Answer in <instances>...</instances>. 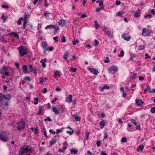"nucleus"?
Here are the masks:
<instances>
[{"mask_svg": "<svg viewBox=\"0 0 155 155\" xmlns=\"http://www.w3.org/2000/svg\"><path fill=\"white\" fill-rule=\"evenodd\" d=\"M11 69L10 67L6 66H3L0 70V73L5 74V76H9V72Z\"/></svg>", "mask_w": 155, "mask_h": 155, "instance_id": "f03ea898", "label": "nucleus"}, {"mask_svg": "<svg viewBox=\"0 0 155 155\" xmlns=\"http://www.w3.org/2000/svg\"><path fill=\"white\" fill-rule=\"evenodd\" d=\"M41 47L43 48L44 51V53L47 54V48L48 47L47 44L44 41L41 42Z\"/></svg>", "mask_w": 155, "mask_h": 155, "instance_id": "423d86ee", "label": "nucleus"}, {"mask_svg": "<svg viewBox=\"0 0 155 155\" xmlns=\"http://www.w3.org/2000/svg\"><path fill=\"white\" fill-rule=\"evenodd\" d=\"M18 50L19 53L21 57H23L25 55H27L28 54L27 48L25 46L21 45L18 47Z\"/></svg>", "mask_w": 155, "mask_h": 155, "instance_id": "7ed1b4c3", "label": "nucleus"}, {"mask_svg": "<svg viewBox=\"0 0 155 155\" xmlns=\"http://www.w3.org/2000/svg\"><path fill=\"white\" fill-rule=\"evenodd\" d=\"M89 70L91 73H92L94 75H97L99 72L97 69L94 68H89Z\"/></svg>", "mask_w": 155, "mask_h": 155, "instance_id": "0eeeda50", "label": "nucleus"}, {"mask_svg": "<svg viewBox=\"0 0 155 155\" xmlns=\"http://www.w3.org/2000/svg\"><path fill=\"white\" fill-rule=\"evenodd\" d=\"M0 140L4 142H6L8 140V137L4 132L0 133Z\"/></svg>", "mask_w": 155, "mask_h": 155, "instance_id": "20e7f679", "label": "nucleus"}, {"mask_svg": "<svg viewBox=\"0 0 155 155\" xmlns=\"http://www.w3.org/2000/svg\"><path fill=\"white\" fill-rule=\"evenodd\" d=\"M106 58L107 60H105L104 61V62L105 63H109L110 61V60L109 59V58L108 57H106Z\"/></svg>", "mask_w": 155, "mask_h": 155, "instance_id": "864d4df0", "label": "nucleus"}, {"mask_svg": "<svg viewBox=\"0 0 155 155\" xmlns=\"http://www.w3.org/2000/svg\"><path fill=\"white\" fill-rule=\"evenodd\" d=\"M146 28H143V29H142V35L144 37H146L147 36H150V33H145L146 32Z\"/></svg>", "mask_w": 155, "mask_h": 155, "instance_id": "9d476101", "label": "nucleus"}, {"mask_svg": "<svg viewBox=\"0 0 155 155\" xmlns=\"http://www.w3.org/2000/svg\"><path fill=\"white\" fill-rule=\"evenodd\" d=\"M118 70L117 67L115 66L110 67L109 69V72L112 73H114V72L117 71Z\"/></svg>", "mask_w": 155, "mask_h": 155, "instance_id": "6e6552de", "label": "nucleus"}, {"mask_svg": "<svg viewBox=\"0 0 155 155\" xmlns=\"http://www.w3.org/2000/svg\"><path fill=\"white\" fill-rule=\"evenodd\" d=\"M66 41V39L65 37L64 36H62L61 40V42H65Z\"/></svg>", "mask_w": 155, "mask_h": 155, "instance_id": "49530a36", "label": "nucleus"}, {"mask_svg": "<svg viewBox=\"0 0 155 155\" xmlns=\"http://www.w3.org/2000/svg\"><path fill=\"white\" fill-rule=\"evenodd\" d=\"M122 37L124 39L127 41H129L130 39V36H128L125 33L123 34L122 35Z\"/></svg>", "mask_w": 155, "mask_h": 155, "instance_id": "4468645a", "label": "nucleus"}, {"mask_svg": "<svg viewBox=\"0 0 155 155\" xmlns=\"http://www.w3.org/2000/svg\"><path fill=\"white\" fill-rule=\"evenodd\" d=\"M78 152V150L74 148L72 149L71 150V153H74V154H76Z\"/></svg>", "mask_w": 155, "mask_h": 155, "instance_id": "393cba45", "label": "nucleus"}, {"mask_svg": "<svg viewBox=\"0 0 155 155\" xmlns=\"http://www.w3.org/2000/svg\"><path fill=\"white\" fill-rule=\"evenodd\" d=\"M105 124V122L104 120H102L100 122V127L101 129L104 128Z\"/></svg>", "mask_w": 155, "mask_h": 155, "instance_id": "412c9836", "label": "nucleus"}, {"mask_svg": "<svg viewBox=\"0 0 155 155\" xmlns=\"http://www.w3.org/2000/svg\"><path fill=\"white\" fill-rule=\"evenodd\" d=\"M104 9V7H101L99 8H98L96 9V12H100L101 10H103Z\"/></svg>", "mask_w": 155, "mask_h": 155, "instance_id": "4c0bfd02", "label": "nucleus"}, {"mask_svg": "<svg viewBox=\"0 0 155 155\" xmlns=\"http://www.w3.org/2000/svg\"><path fill=\"white\" fill-rule=\"evenodd\" d=\"M60 109L59 107L58 108H57L55 107H54L52 109L53 112L56 115H58L59 114V111H60Z\"/></svg>", "mask_w": 155, "mask_h": 155, "instance_id": "9b49d317", "label": "nucleus"}, {"mask_svg": "<svg viewBox=\"0 0 155 155\" xmlns=\"http://www.w3.org/2000/svg\"><path fill=\"white\" fill-rule=\"evenodd\" d=\"M63 131V128H61L60 129H57L56 130V134H59L60 133L62 132Z\"/></svg>", "mask_w": 155, "mask_h": 155, "instance_id": "c03bdc74", "label": "nucleus"}, {"mask_svg": "<svg viewBox=\"0 0 155 155\" xmlns=\"http://www.w3.org/2000/svg\"><path fill=\"white\" fill-rule=\"evenodd\" d=\"M4 98L8 100H9L12 98L11 95L9 94H4Z\"/></svg>", "mask_w": 155, "mask_h": 155, "instance_id": "6ab92c4d", "label": "nucleus"}, {"mask_svg": "<svg viewBox=\"0 0 155 155\" xmlns=\"http://www.w3.org/2000/svg\"><path fill=\"white\" fill-rule=\"evenodd\" d=\"M72 95L69 94V97H67L66 98V101L68 103H71L72 101Z\"/></svg>", "mask_w": 155, "mask_h": 155, "instance_id": "f3484780", "label": "nucleus"}, {"mask_svg": "<svg viewBox=\"0 0 155 155\" xmlns=\"http://www.w3.org/2000/svg\"><path fill=\"white\" fill-rule=\"evenodd\" d=\"M74 130H71L70 131L67 130L66 132L67 133H68L70 135H71L74 132Z\"/></svg>", "mask_w": 155, "mask_h": 155, "instance_id": "79ce46f5", "label": "nucleus"}, {"mask_svg": "<svg viewBox=\"0 0 155 155\" xmlns=\"http://www.w3.org/2000/svg\"><path fill=\"white\" fill-rule=\"evenodd\" d=\"M68 53V51H66L63 56V58L65 60H67L68 59V57L69 56Z\"/></svg>", "mask_w": 155, "mask_h": 155, "instance_id": "4be33fe9", "label": "nucleus"}, {"mask_svg": "<svg viewBox=\"0 0 155 155\" xmlns=\"http://www.w3.org/2000/svg\"><path fill=\"white\" fill-rule=\"evenodd\" d=\"M25 152V151L24 150H21V148L19 152V154H23V153Z\"/></svg>", "mask_w": 155, "mask_h": 155, "instance_id": "680f3d73", "label": "nucleus"}, {"mask_svg": "<svg viewBox=\"0 0 155 155\" xmlns=\"http://www.w3.org/2000/svg\"><path fill=\"white\" fill-rule=\"evenodd\" d=\"M77 70V68H73L72 67L71 68V70L70 71L72 72H75Z\"/></svg>", "mask_w": 155, "mask_h": 155, "instance_id": "ea45409f", "label": "nucleus"}, {"mask_svg": "<svg viewBox=\"0 0 155 155\" xmlns=\"http://www.w3.org/2000/svg\"><path fill=\"white\" fill-rule=\"evenodd\" d=\"M21 150H24L25 152L27 151V153L29 151H31L32 152L35 151V150L32 147L28 145L24 146L21 147Z\"/></svg>", "mask_w": 155, "mask_h": 155, "instance_id": "39448f33", "label": "nucleus"}, {"mask_svg": "<svg viewBox=\"0 0 155 155\" xmlns=\"http://www.w3.org/2000/svg\"><path fill=\"white\" fill-rule=\"evenodd\" d=\"M144 147L142 145H139L137 149V152H139V150H140L141 151H142Z\"/></svg>", "mask_w": 155, "mask_h": 155, "instance_id": "aec40b11", "label": "nucleus"}, {"mask_svg": "<svg viewBox=\"0 0 155 155\" xmlns=\"http://www.w3.org/2000/svg\"><path fill=\"white\" fill-rule=\"evenodd\" d=\"M55 28V27L52 25H48L45 27V29H47L48 28Z\"/></svg>", "mask_w": 155, "mask_h": 155, "instance_id": "a878e982", "label": "nucleus"}, {"mask_svg": "<svg viewBox=\"0 0 155 155\" xmlns=\"http://www.w3.org/2000/svg\"><path fill=\"white\" fill-rule=\"evenodd\" d=\"M121 141L123 143H126L127 142V139L125 137H123L121 138Z\"/></svg>", "mask_w": 155, "mask_h": 155, "instance_id": "8fccbe9b", "label": "nucleus"}, {"mask_svg": "<svg viewBox=\"0 0 155 155\" xmlns=\"http://www.w3.org/2000/svg\"><path fill=\"white\" fill-rule=\"evenodd\" d=\"M8 18V17H5V16L4 15V13H3L2 14V16L1 17V19H2L3 21L5 22Z\"/></svg>", "mask_w": 155, "mask_h": 155, "instance_id": "c85d7f7f", "label": "nucleus"}, {"mask_svg": "<svg viewBox=\"0 0 155 155\" xmlns=\"http://www.w3.org/2000/svg\"><path fill=\"white\" fill-rule=\"evenodd\" d=\"M58 37L57 36H56L53 38V39L54 41H56L57 42H58Z\"/></svg>", "mask_w": 155, "mask_h": 155, "instance_id": "69168bd1", "label": "nucleus"}, {"mask_svg": "<svg viewBox=\"0 0 155 155\" xmlns=\"http://www.w3.org/2000/svg\"><path fill=\"white\" fill-rule=\"evenodd\" d=\"M27 66L26 65H24L22 67V70L24 71L25 72L27 71Z\"/></svg>", "mask_w": 155, "mask_h": 155, "instance_id": "72a5a7b5", "label": "nucleus"}, {"mask_svg": "<svg viewBox=\"0 0 155 155\" xmlns=\"http://www.w3.org/2000/svg\"><path fill=\"white\" fill-rule=\"evenodd\" d=\"M2 7L3 8H6L7 9H8L9 8V7L7 5H2Z\"/></svg>", "mask_w": 155, "mask_h": 155, "instance_id": "13d9d810", "label": "nucleus"}, {"mask_svg": "<svg viewBox=\"0 0 155 155\" xmlns=\"http://www.w3.org/2000/svg\"><path fill=\"white\" fill-rule=\"evenodd\" d=\"M124 52L123 51H122L120 52V54H119V57H123L124 56Z\"/></svg>", "mask_w": 155, "mask_h": 155, "instance_id": "a18cd8bd", "label": "nucleus"}, {"mask_svg": "<svg viewBox=\"0 0 155 155\" xmlns=\"http://www.w3.org/2000/svg\"><path fill=\"white\" fill-rule=\"evenodd\" d=\"M11 35L14 36L15 37L18 38H19V36L18 35L16 32H12L11 33Z\"/></svg>", "mask_w": 155, "mask_h": 155, "instance_id": "7c9ffc66", "label": "nucleus"}, {"mask_svg": "<svg viewBox=\"0 0 155 155\" xmlns=\"http://www.w3.org/2000/svg\"><path fill=\"white\" fill-rule=\"evenodd\" d=\"M141 12V11L140 9H137L134 15L135 17L136 18H138L140 16V14Z\"/></svg>", "mask_w": 155, "mask_h": 155, "instance_id": "dca6fc26", "label": "nucleus"}, {"mask_svg": "<svg viewBox=\"0 0 155 155\" xmlns=\"http://www.w3.org/2000/svg\"><path fill=\"white\" fill-rule=\"evenodd\" d=\"M136 104L138 106H142L143 104L144 103L142 101V100H139L136 99L135 100Z\"/></svg>", "mask_w": 155, "mask_h": 155, "instance_id": "f8f14e48", "label": "nucleus"}, {"mask_svg": "<svg viewBox=\"0 0 155 155\" xmlns=\"http://www.w3.org/2000/svg\"><path fill=\"white\" fill-rule=\"evenodd\" d=\"M23 20V18H20L18 21V25H21V21Z\"/></svg>", "mask_w": 155, "mask_h": 155, "instance_id": "58836bf2", "label": "nucleus"}, {"mask_svg": "<svg viewBox=\"0 0 155 155\" xmlns=\"http://www.w3.org/2000/svg\"><path fill=\"white\" fill-rule=\"evenodd\" d=\"M16 126L18 131H21L25 127V121L23 119H21L16 124Z\"/></svg>", "mask_w": 155, "mask_h": 155, "instance_id": "f257e3e1", "label": "nucleus"}, {"mask_svg": "<svg viewBox=\"0 0 155 155\" xmlns=\"http://www.w3.org/2000/svg\"><path fill=\"white\" fill-rule=\"evenodd\" d=\"M43 106H39V107L38 113L37 114V115H43V112L42 110Z\"/></svg>", "mask_w": 155, "mask_h": 155, "instance_id": "2eb2a0df", "label": "nucleus"}, {"mask_svg": "<svg viewBox=\"0 0 155 155\" xmlns=\"http://www.w3.org/2000/svg\"><path fill=\"white\" fill-rule=\"evenodd\" d=\"M8 102L6 101H5L4 102H1V108L3 109H5V107H7L8 105Z\"/></svg>", "mask_w": 155, "mask_h": 155, "instance_id": "1a4fd4ad", "label": "nucleus"}, {"mask_svg": "<svg viewBox=\"0 0 155 155\" xmlns=\"http://www.w3.org/2000/svg\"><path fill=\"white\" fill-rule=\"evenodd\" d=\"M29 14H25L24 15V22H27L28 18L30 16Z\"/></svg>", "mask_w": 155, "mask_h": 155, "instance_id": "b1692460", "label": "nucleus"}, {"mask_svg": "<svg viewBox=\"0 0 155 155\" xmlns=\"http://www.w3.org/2000/svg\"><path fill=\"white\" fill-rule=\"evenodd\" d=\"M95 43L94 44L95 46H97L99 44V42L97 39H95L94 40Z\"/></svg>", "mask_w": 155, "mask_h": 155, "instance_id": "6e6d98bb", "label": "nucleus"}, {"mask_svg": "<svg viewBox=\"0 0 155 155\" xmlns=\"http://www.w3.org/2000/svg\"><path fill=\"white\" fill-rule=\"evenodd\" d=\"M50 147H51L53 145L56 143V141L55 139H53L50 141Z\"/></svg>", "mask_w": 155, "mask_h": 155, "instance_id": "cd10ccee", "label": "nucleus"}, {"mask_svg": "<svg viewBox=\"0 0 155 155\" xmlns=\"http://www.w3.org/2000/svg\"><path fill=\"white\" fill-rule=\"evenodd\" d=\"M131 122L133 123L137 127V129L138 130H140V126L138 124L134 119H131Z\"/></svg>", "mask_w": 155, "mask_h": 155, "instance_id": "ddd939ff", "label": "nucleus"}, {"mask_svg": "<svg viewBox=\"0 0 155 155\" xmlns=\"http://www.w3.org/2000/svg\"><path fill=\"white\" fill-rule=\"evenodd\" d=\"M90 133L88 131H86V133L85 136V138L87 140H88L89 139V135Z\"/></svg>", "mask_w": 155, "mask_h": 155, "instance_id": "2f4dec72", "label": "nucleus"}, {"mask_svg": "<svg viewBox=\"0 0 155 155\" xmlns=\"http://www.w3.org/2000/svg\"><path fill=\"white\" fill-rule=\"evenodd\" d=\"M49 15H51V13L49 12V11H46L45 12V13L44 14V15L46 17H49Z\"/></svg>", "mask_w": 155, "mask_h": 155, "instance_id": "bb28decb", "label": "nucleus"}, {"mask_svg": "<svg viewBox=\"0 0 155 155\" xmlns=\"http://www.w3.org/2000/svg\"><path fill=\"white\" fill-rule=\"evenodd\" d=\"M145 59H147L148 58H150V56H149L147 53H146L145 54Z\"/></svg>", "mask_w": 155, "mask_h": 155, "instance_id": "052dcab7", "label": "nucleus"}, {"mask_svg": "<svg viewBox=\"0 0 155 155\" xmlns=\"http://www.w3.org/2000/svg\"><path fill=\"white\" fill-rule=\"evenodd\" d=\"M58 23L60 26H61V27H63L65 25V21L62 19H61L59 20Z\"/></svg>", "mask_w": 155, "mask_h": 155, "instance_id": "a211bd4d", "label": "nucleus"}, {"mask_svg": "<svg viewBox=\"0 0 155 155\" xmlns=\"http://www.w3.org/2000/svg\"><path fill=\"white\" fill-rule=\"evenodd\" d=\"M121 3V2L120 1L116 0V1L115 4L117 5H119Z\"/></svg>", "mask_w": 155, "mask_h": 155, "instance_id": "e2e57ef3", "label": "nucleus"}, {"mask_svg": "<svg viewBox=\"0 0 155 155\" xmlns=\"http://www.w3.org/2000/svg\"><path fill=\"white\" fill-rule=\"evenodd\" d=\"M15 66L16 67L18 68H19V65L18 63H15Z\"/></svg>", "mask_w": 155, "mask_h": 155, "instance_id": "338daca9", "label": "nucleus"}, {"mask_svg": "<svg viewBox=\"0 0 155 155\" xmlns=\"http://www.w3.org/2000/svg\"><path fill=\"white\" fill-rule=\"evenodd\" d=\"M54 49V48L53 47H49L48 46V47L47 48V51H52Z\"/></svg>", "mask_w": 155, "mask_h": 155, "instance_id": "37998d69", "label": "nucleus"}, {"mask_svg": "<svg viewBox=\"0 0 155 155\" xmlns=\"http://www.w3.org/2000/svg\"><path fill=\"white\" fill-rule=\"evenodd\" d=\"M79 42L78 40H74L73 42V45H76V44H78Z\"/></svg>", "mask_w": 155, "mask_h": 155, "instance_id": "5fc2aeb1", "label": "nucleus"}, {"mask_svg": "<svg viewBox=\"0 0 155 155\" xmlns=\"http://www.w3.org/2000/svg\"><path fill=\"white\" fill-rule=\"evenodd\" d=\"M110 87L108 86L107 85L105 84L103 87V88H101V91H102L103 89H109Z\"/></svg>", "mask_w": 155, "mask_h": 155, "instance_id": "f704fd0d", "label": "nucleus"}, {"mask_svg": "<svg viewBox=\"0 0 155 155\" xmlns=\"http://www.w3.org/2000/svg\"><path fill=\"white\" fill-rule=\"evenodd\" d=\"M25 79L26 80H28L29 81H30L31 79L29 77V76H26L25 77Z\"/></svg>", "mask_w": 155, "mask_h": 155, "instance_id": "774afa93", "label": "nucleus"}, {"mask_svg": "<svg viewBox=\"0 0 155 155\" xmlns=\"http://www.w3.org/2000/svg\"><path fill=\"white\" fill-rule=\"evenodd\" d=\"M39 79L40 80V81H39V83H40V84H42V83H43V82L44 81V79L42 78H39Z\"/></svg>", "mask_w": 155, "mask_h": 155, "instance_id": "4d7b16f0", "label": "nucleus"}, {"mask_svg": "<svg viewBox=\"0 0 155 155\" xmlns=\"http://www.w3.org/2000/svg\"><path fill=\"white\" fill-rule=\"evenodd\" d=\"M48 120L49 122H51L52 121V120L49 117H47L46 118L44 119L45 121H46Z\"/></svg>", "mask_w": 155, "mask_h": 155, "instance_id": "09e8293b", "label": "nucleus"}, {"mask_svg": "<svg viewBox=\"0 0 155 155\" xmlns=\"http://www.w3.org/2000/svg\"><path fill=\"white\" fill-rule=\"evenodd\" d=\"M34 130V133L35 134H37L38 133V127L35 128Z\"/></svg>", "mask_w": 155, "mask_h": 155, "instance_id": "de8ad7c7", "label": "nucleus"}, {"mask_svg": "<svg viewBox=\"0 0 155 155\" xmlns=\"http://www.w3.org/2000/svg\"><path fill=\"white\" fill-rule=\"evenodd\" d=\"M94 24L95 25V28L96 29H97L100 27V25L97 23V21H94Z\"/></svg>", "mask_w": 155, "mask_h": 155, "instance_id": "473e14b6", "label": "nucleus"}, {"mask_svg": "<svg viewBox=\"0 0 155 155\" xmlns=\"http://www.w3.org/2000/svg\"><path fill=\"white\" fill-rule=\"evenodd\" d=\"M107 35L108 36L111 37L112 35L110 33L109 31H105Z\"/></svg>", "mask_w": 155, "mask_h": 155, "instance_id": "3c124183", "label": "nucleus"}, {"mask_svg": "<svg viewBox=\"0 0 155 155\" xmlns=\"http://www.w3.org/2000/svg\"><path fill=\"white\" fill-rule=\"evenodd\" d=\"M3 96L4 94L3 93H0V102H1L5 101H3L4 99Z\"/></svg>", "mask_w": 155, "mask_h": 155, "instance_id": "c756f323", "label": "nucleus"}, {"mask_svg": "<svg viewBox=\"0 0 155 155\" xmlns=\"http://www.w3.org/2000/svg\"><path fill=\"white\" fill-rule=\"evenodd\" d=\"M152 17V15L151 14L146 15L144 16V17L145 18H147V17H148L149 18H151Z\"/></svg>", "mask_w": 155, "mask_h": 155, "instance_id": "0e129e2a", "label": "nucleus"}, {"mask_svg": "<svg viewBox=\"0 0 155 155\" xmlns=\"http://www.w3.org/2000/svg\"><path fill=\"white\" fill-rule=\"evenodd\" d=\"M67 148V147L64 146L62 148L59 149L58 150V151L60 153L64 152Z\"/></svg>", "mask_w": 155, "mask_h": 155, "instance_id": "5701e85b", "label": "nucleus"}, {"mask_svg": "<svg viewBox=\"0 0 155 155\" xmlns=\"http://www.w3.org/2000/svg\"><path fill=\"white\" fill-rule=\"evenodd\" d=\"M57 98L56 97H55L54 99H53L51 101V103L55 104V103H54V102L56 101H57Z\"/></svg>", "mask_w": 155, "mask_h": 155, "instance_id": "bf43d9fd", "label": "nucleus"}, {"mask_svg": "<svg viewBox=\"0 0 155 155\" xmlns=\"http://www.w3.org/2000/svg\"><path fill=\"white\" fill-rule=\"evenodd\" d=\"M145 48V46L144 45H141L139 46V50H143Z\"/></svg>", "mask_w": 155, "mask_h": 155, "instance_id": "a19ab883", "label": "nucleus"}, {"mask_svg": "<svg viewBox=\"0 0 155 155\" xmlns=\"http://www.w3.org/2000/svg\"><path fill=\"white\" fill-rule=\"evenodd\" d=\"M150 112L152 113H155V107L151 108L150 109Z\"/></svg>", "mask_w": 155, "mask_h": 155, "instance_id": "603ef678", "label": "nucleus"}, {"mask_svg": "<svg viewBox=\"0 0 155 155\" xmlns=\"http://www.w3.org/2000/svg\"><path fill=\"white\" fill-rule=\"evenodd\" d=\"M59 72L58 71H56V72L54 73V78H55L58 75H59Z\"/></svg>", "mask_w": 155, "mask_h": 155, "instance_id": "c9c22d12", "label": "nucleus"}, {"mask_svg": "<svg viewBox=\"0 0 155 155\" xmlns=\"http://www.w3.org/2000/svg\"><path fill=\"white\" fill-rule=\"evenodd\" d=\"M74 119L76 121H80L81 119L79 117L77 116L76 114H74Z\"/></svg>", "mask_w": 155, "mask_h": 155, "instance_id": "e433bc0d", "label": "nucleus"}]
</instances>
